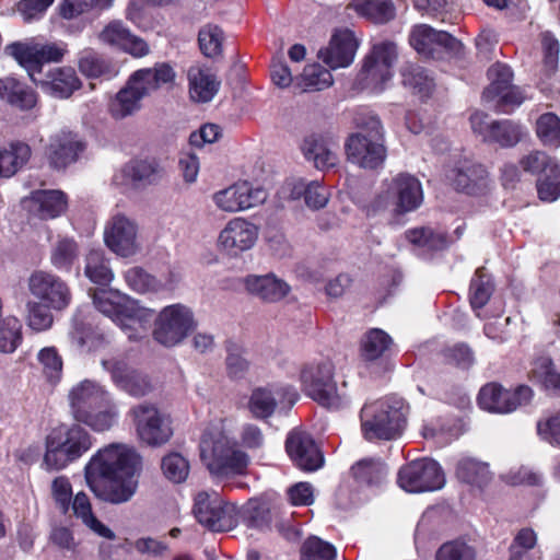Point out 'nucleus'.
Masks as SVG:
<instances>
[{
  "mask_svg": "<svg viewBox=\"0 0 560 560\" xmlns=\"http://www.w3.org/2000/svg\"><path fill=\"white\" fill-rule=\"evenodd\" d=\"M351 470L358 482L369 486L381 483L387 476L386 465L373 458L358 462Z\"/></svg>",
  "mask_w": 560,
  "mask_h": 560,
  "instance_id": "nucleus-49",
  "label": "nucleus"
},
{
  "mask_svg": "<svg viewBox=\"0 0 560 560\" xmlns=\"http://www.w3.org/2000/svg\"><path fill=\"white\" fill-rule=\"evenodd\" d=\"M5 51L26 69L33 82H37L36 74L40 73L42 66L60 61L66 49L57 44L12 43Z\"/></svg>",
  "mask_w": 560,
  "mask_h": 560,
  "instance_id": "nucleus-19",
  "label": "nucleus"
},
{
  "mask_svg": "<svg viewBox=\"0 0 560 560\" xmlns=\"http://www.w3.org/2000/svg\"><path fill=\"white\" fill-rule=\"evenodd\" d=\"M283 198L290 200L305 199L307 207L312 209L324 208L329 199L328 192L317 180L306 183L304 179L288 180L280 189Z\"/></svg>",
  "mask_w": 560,
  "mask_h": 560,
  "instance_id": "nucleus-29",
  "label": "nucleus"
},
{
  "mask_svg": "<svg viewBox=\"0 0 560 560\" xmlns=\"http://www.w3.org/2000/svg\"><path fill=\"white\" fill-rule=\"evenodd\" d=\"M50 306L36 301H30L26 304V322L30 328L35 331H44L51 327L54 317L49 311Z\"/></svg>",
  "mask_w": 560,
  "mask_h": 560,
  "instance_id": "nucleus-59",
  "label": "nucleus"
},
{
  "mask_svg": "<svg viewBox=\"0 0 560 560\" xmlns=\"http://www.w3.org/2000/svg\"><path fill=\"white\" fill-rule=\"evenodd\" d=\"M330 71L318 63L307 65L300 79L299 85L303 91H322L332 84Z\"/></svg>",
  "mask_w": 560,
  "mask_h": 560,
  "instance_id": "nucleus-51",
  "label": "nucleus"
},
{
  "mask_svg": "<svg viewBox=\"0 0 560 560\" xmlns=\"http://www.w3.org/2000/svg\"><path fill=\"white\" fill-rule=\"evenodd\" d=\"M79 69L89 78H112L116 75L113 65L92 49H84L79 56Z\"/></svg>",
  "mask_w": 560,
  "mask_h": 560,
  "instance_id": "nucleus-47",
  "label": "nucleus"
},
{
  "mask_svg": "<svg viewBox=\"0 0 560 560\" xmlns=\"http://www.w3.org/2000/svg\"><path fill=\"white\" fill-rule=\"evenodd\" d=\"M440 31L428 24L415 25L409 34V43L412 48L424 57L435 58Z\"/></svg>",
  "mask_w": 560,
  "mask_h": 560,
  "instance_id": "nucleus-44",
  "label": "nucleus"
},
{
  "mask_svg": "<svg viewBox=\"0 0 560 560\" xmlns=\"http://www.w3.org/2000/svg\"><path fill=\"white\" fill-rule=\"evenodd\" d=\"M30 293L51 310H66L72 300L68 283L59 276L45 270H35L27 279Z\"/></svg>",
  "mask_w": 560,
  "mask_h": 560,
  "instance_id": "nucleus-17",
  "label": "nucleus"
},
{
  "mask_svg": "<svg viewBox=\"0 0 560 560\" xmlns=\"http://www.w3.org/2000/svg\"><path fill=\"white\" fill-rule=\"evenodd\" d=\"M512 81L513 72L506 63L495 62L492 66V108L500 113L513 112L526 98L522 89Z\"/></svg>",
  "mask_w": 560,
  "mask_h": 560,
  "instance_id": "nucleus-21",
  "label": "nucleus"
},
{
  "mask_svg": "<svg viewBox=\"0 0 560 560\" xmlns=\"http://www.w3.org/2000/svg\"><path fill=\"white\" fill-rule=\"evenodd\" d=\"M223 39V31L214 24L202 26L198 33L200 50L208 58H214L222 54Z\"/></svg>",
  "mask_w": 560,
  "mask_h": 560,
  "instance_id": "nucleus-53",
  "label": "nucleus"
},
{
  "mask_svg": "<svg viewBox=\"0 0 560 560\" xmlns=\"http://www.w3.org/2000/svg\"><path fill=\"white\" fill-rule=\"evenodd\" d=\"M382 140L383 127L380 119L369 117L362 124V131L349 137L346 143L348 160L363 168H376L386 156Z\"/></svg>",
  "mask_w": 560,
  "mask_h": 560,
  "instance_id": "nucleus-10",
  "label": "nucleus"
},
{
  "mask_svg": "<svg viewBox=\"0 0 560 560\" xmlns=\"http://www.w3.org/2000/svg\"><path fill=\"white\" fill-rule=\"evenodd\" d=\"M401 83L421 98L429 97L435 88L434 78L421 66L406 62L400 68Z\"/></svg>",
  "mask_w": 560,
  "mask_h": 560,
  "instance_id": "nucleus-39",
  "label": "nucleus"
},
{
  "mask_svg": "<svg viewBox=\"0 0 560 560\" xmlns=\"http://www.w3.org/2000/svg\"><path fill=\"white\" fill-rule=\"evenodd\" d=\"M301 149L304 158L317 170L334 167L338 162V144L330 137L311 135L304 139Z\"/></svg>",
  "mask_w": 560,
  "mask_h": 560,
  "instance_id": "nucleus-27",
  "label": "nucleus"
},
{
  "mask_svg": "<svg viewBox=\"0 0 560 560\" xmlns=\"http://www.w3.org/2000/svg\"><path fill=\"white\" fill-rule=\"evenodd\" d=\"M70 413L73 419L94 432H106L119 419V409L112 393L93 380L74 384L68 393Z\"/></svg>",
  "mask_w": 560,
  "mask_h": 560,
  "instance_id": "nucleus-3",
  "label": "nucleus"
},
{
  "mask_svg": "<svg viewBox=\"0 0 560 560\" xmlns=\"http://www.w3.org/2000/svg\"><path fill=\"white\" fill-rule=\"evenodd\" d=\"M285 448L295 465L305 471L323 466L324 457L313 438L305 431L293 430L285 441Z\"/></svg>",
  "mask_w": 560,
  "mask_h": 560,
  "instance_id": "nucleus-25",
  "label": "nucleus"
},
{
  "mask_svg": "<svg viewBox=\"0 0 560 560\" xmlns=\"http://www.w3.org/2000/svg\"><path fill=\"white\" fill-rule=\"evenodd\" d=\"M406 238L413 245L429 250H440L447 246L444 233L429 226L416 228L406 232Z\"/></svg>",
  "mask_w": 560,
  "mask_h": 560,
  "instance_id": "nucleus-52",
  "label": "nucleus"
},
{
  "mask_svg": "<svg viewBox=\"0 0 560 560\" xmlns=\"http://www.w3.org/2000/svg\"><path fill=\"white\" fill-rule=\"evenodd\" d=\"M397 60V47L393 42L384 40L373 45L364 58L359 74L363 86L374 92H382L392 80V68Z\"/></svg>",
  "mask_w": 560,
  "mask_h": 560,
  "instance_id": "nucleus-14",
  "label": "nucleus"
},
{
  "mask_svg": "<svg viewBox=\"0 0 560 560\" xmlns=\"http://www.w3.org/2000/svg\"><path fill=\"white\" fill-rule=\"evenodd\" d=\"M91 434L79 422L54 428L46 438L44 465L48 470H60L79 459L92 447Z\"/></svg>",
  "mask_w": 560,
  "mask_h": 560,
  "instance_id": "nucleus-8",
  "label": "nucleus"
},
{
  "mask_svg": "<svg viewBox=\"0 0 560 560\" xmlns=\"http://www.w3.org/2000/svg\"><path fill=\"white\" fill-rule=\"evenodd\" d=\"M347 9L375 24H385L396 15L392 0H350Z\"/></svg>",
  "mask_w": 560,
  "mask_h": 560,
  "instance_id": "nucleus-38",
  "label": "nucleus"
},
{
  "mask_svg": "<svg viewBox=\"0 0 560 560\" xmlns=\"http://www.w3.org/2000/svg\"><path fill=\"white\" fill-rule=\"evenodd\" d=\"M422 184L415 175L398 173L383 180L381 190L369 206V212H388L393 217L404 215L419 209L423 202Z\"/></svg>",
  "mask_w": 560,
  "mask_h": 560,
  "instance_id": "nucleus-6",
  "label": "nucleus"
},
{
  "mask_svg": "<svg viewBox=\"0 0 560 560\" xmlns=\"http://www.w3.org/2000/svg\"><path fill=\"white\" fill-rule=\"evenodd\" d=\"M538 197L542 201H555L560 197V163L551 164L537 180Z\"/></svg>",
  "mask_w": 560,
  "mask_h": 560,
  "instance_id": "nucleus-57",
  "label": "nucleus"
},
{
  "mask_svg": "<svg viewBox=\"0 0 560 560\" xmlns=\"http://www.w3.org/2000/svg\"><path fill=\"white\" fill-rule=\"evenodd\" d=\"M456 477L468 485L472 491L483 492L490 480V469L487 462L475 457H463L456 465Z\"/></svg>",
  "mask_w": 560,
  "mask_h": 560,
  "instance_id": "nucleus-35",
  "label": "nucleus"
},
{
  "mask_svg": "<svg viewBox=\"0 0 560 560\" xmlns=\"http://www.w3.org/2000/svg\"><path fill=\"white\" fill-rule=\"evenodd\" d=\"M289 392V387L279 385L256 387L248 398L247 409L256 419H268L273 415L278 401Z\"/></svg>",
  "mask_w": 560,
  "mask_h": 560,
  "instance_id": "nucleus-30",
  "label": "nucleus"
},
{
  "mask_svg": "<svg viewBox=\"0 0 560 560\" xmlns=\"http://www.w3.org/2000/svg\"><path fill=\"white\" fill-rule=\"evenodd\" d=\"M161 177L162 168L155 160H133L114 175L113 183L126 189H139L156 184Z\"/></svg>",
  "mask_w": 560,
  "mask_h": 560,
  "instance_id": "nucleus-24",
  "label": "nucleus"
},
{
  "mask_svg": "<svg viewBox=\"0 0 560 560\" xmlns=\"http://www.w3.org/2000/svg\"><path fill=\"white\" fill-rule=\"evenodd\" d=\"M226 372L231 378H243L249 370V362L244 355V349L230 341L226 345Z\"/></svg>",
  "mask_w": 560,
  "mask_h": 560,
  "instance_id": "nucleus-61",
  "label": "nucleus"
},
{
  "mask_svg": "<svg viewBox=\"0 0 560 560\" xmlns=\"http://www.w3.org/2000/svg\"><path fill=\"white\" fill-rule=\"evenodd\" d=\"M302 560H336V548L318 537H311L303 545Z\"/></svg>",
  "mask_w": 560,
  "mask_h": 560,
  "instance_id": "nucleus-64",
  "label": "nucleus"
},
{
  "mask_svg": "<svg viewBox=\"0 0 560 560\" xmlns=\"http://www.w3.org/2000/svg\"><path fill=\"white\" fill-rule=\"evenodd\" d=\"M258 235L256 224L245 218H233L220 231L218 247L229 256L237 257L255 246Z\"/></svg>",
  "mask_w": 560,
  "mask_h": 560,
  "instance_id": "nucleus-20",
  "label": "nucleus"
},
{
  "mask_svg": "<svg viewBox=\"0 0 560 560\" xmlns=\"http://www.w3.org/2000/svg\"><path fill=\"white\" fill-rule=\"evenodd\" d=\"M245 288L250 294L269 303L281 301L290 292V285L273 273L250 275L245 279Z\"/></svg>",
  "mask_w": 560,
  "mask_h": 560,
  "instance_id": "nucleus-31",
  "label": "nucleus"
},
{
  "mask_svg": "<svg viewBox=\"0 0 560 560\" xmlns=\"http://www.w3.org/2000/svg\"><path fill=\"white\" fill-rule=\"evenodd\" d=\"M268 198L267 191L247 180L236 182L211 195V200L219 211L237 213L262 205Z\"/></svg>",
  "mask_w": 560,
  "mask_h": 560,
  "instance_id": "nucleus-16",
  "label": "nucleus"
},
{
  "mask_svg": "<svg viewBox=\"0 0 560 560\" xmlns=\"http://www.w3.org/2000/svg\"><path fill=\"white\" fill-rule=\"evenodd\" d=\"M31 149L26 143L14 142L9 149H0V176L14 175L30 159Z\"/></svg>",
  "mask_w": 560,
  "mask_h": 560,
  "instance_id": "nucleus-45",
  "label": "nucleus"
},
{
  "mask_svg": "<svg viewBox=\"0 0 560 560\" xmlns=\"http://www.w3.org/2000/svg\"><path fill=\"white\" fill-rule=\"evenodd\" d=\"M192 311L180 303L162 308L155 318L153 338L164 347H175L183 342L195 329Z\"/></svg>",
  "mask_w": 560,
  "mask_h": 560,
  "instance_id": "nucleus-11",
  "label": "nucleus"
},
{
  "mask_svg": "<svg viewBox=\"0 0 560 560\" xmlns=\"http://www.w3.org/2000/svg\"><path fill=\"white\" fill-rule=\"evenodd\" d=\"M243 524L253 529L265 530L271 524L269 506L258 500H249L240 512Z\"/></svg>",
  "mask_w": 560,
  "mask_h": 560,
  "instance_id": "nucleus-48",
  "label": "nucleus"
},
{
  "mask_svg": "<svg viewBox=\"0 0 560 560\" xmlns=\"http://www.w3.org/2000/svg\"><path fill=\"white\" fill-rule=\"evenodd\" d=\"M485 268L478 269L476 278L470 285V305L476 316L487 319L490 315L488 302L490 300V278L485 273Z\"/></svg>",
  "mask_w": 560,
  "mask_h": 560,
  "instance_id": "nucleus-42",
  "label": "nucleus"
},
{
  "mask_svg": "<svg viewBox=\"0 0 560 560\" xmlns=\"http://www.w3.org/2000/svg\"><path fill=\"white\" fill-rule=\"evenodd\" d=\"M335 366L330 360H320L305 364L300 373L302 388L307 396L328 409H339L349 398L334 380Z\"/></svg>",
  "mask_w": 560,
  "mask_h": 560,
  "instance_id": "nucleus-9",
  "label": "nucleus"
},
{
  "mask_svg": "<svg viewBox=\"0 0 560 560\" xmlns=\"http://www.w3.org/2000/svg\"><path fill=\"white\" fill-rule=\"evenodd\" d=\"M106 246L120 257H131L141 250L137 222L121 213L113 215L104 229Z\"/></svg>",
  "mask_w": 560,
  "mask_h": 560,
  "instance_id": "nucleus-18",
  "label": "nucleus"
},
{
  "mask_svg": "<svg viewBox=\"0 0 560 560\" xmlns=\"http://www.w3.org/2000/svg\"><path fill=\"white\" fill-rule=\"evenodd\" d=\"M199 450L202 463L215 478L228 479L247 471L249 456L233 439L226 419L212 422L203 431Z\"/></svg>",
  "mask_w": 560,
  "mask_h": 560,
  "instance_id": "nucleus-2",
  "label": "nucleus"
},
{
  "mask_svg": "<svg viewBox=\"0 0 560 560\" xmlns=\"http://www.w3.org/2000/svg\"><path fill=\"white\" fill-rule=\"evenodd\" d=\"M161 468L164 476L174 483L185 481L189 474L188 460L178 453L164 456Z\"/></svg>",
  "mask_w": 560,
  "mask_h": 560,
  "instance_id": "nucleus-60",
  "label": "nucleus"
},
{
  "mask_svg": "<svg viewBox=\"0 0 560 560\" xmlns=\"http://www.w3.org/2000/svg\"><path fill=\"white\" fill-rule=\"evenodd\" d=\"M409 406L399 396H387L366 402L360 413L361 428L366 440H394L407 425Z\"/></svg>",
  "mask_w": 560,
  "mask_h": 560,
  "instance_id": "nucleus-5",
  "label": "nucleus"
},
{
  "mask_svg": "<svg viewBox=\"0 0 560 560\" xmlns=\"http://www.w3.org/2000/svg\"><path fill=\"white\" fill-rule=\"evenodd\" d=\"M98 40L106 46L127 52L140 58L149 54L148 44L118 20L106 24L97 34Z\"/></svg>",
  "mask_w": 560,
  "mask_h": 560,
  "instance_id": "nucleus-26",
  "label": "nucleus"
},
{
  "mask_svg": "<svg viewBox=\"0 0 560 560\" xmlns=\"http://www.w3.org/2000/svg\"><path fill=\"white\" fill-rule=\"evenodd\" d=\"M84 275L94 283L107 285L114 279V272L104 253L98 249L89 252L85 258Z\"/></svg>",
  "mask_w": 560,
  "mask_h": 560,
  "instance_id": "nucleus-46",
  "label": "nucleus"
},
{
  "mask_svg": "<svg viewBox=\"0 0 560 560\" xmlns=\"http://www.w3.org/2000/svg\"><path fill=\"white\" fill-rule=\"evenodd\" d=\"M0 98L20 109H31L36 104L35 93L11 77L0 79Z\"/></svg>",
  "mask_w": 560,
  "mask_h": 560,
  "instance_id": "nucleus-41",
  "label": "nucleus"
},
{
  "mask_svg": "<svg viewBox=\"0 0 560 560\" xmlns=\"http://www.w3.org/2000/svg\"><path fill=\"white\" fill-rule=\"evenodd\" d=\"M102 366L110 374L116 387L132 397H143L153 389L150 378L124 360L104 359Z\"/></svg>",
  "mask_w": 560,
  "mask_h": 560,
  "instance_id": "nucleus-23",
  "label": "nucleus"
},
{
  "mask_svg": "<svg viewBox=\"0 0 560 560\" xmlns=\"http://www.w3.org/2000/svg\"><path fill=\"white\" fill-rule=\"evenodd\" d=\"M80 254L78 243L68 236L59 237L50 250V264L57 270L69 272Z\"/></svg>",
  "mask_w": 560,
  "mask_h": 560,
  "instance_id": "nucleus-43",
  "label": "nucleus"
},
{
  "mask_svg": "<svg viewBox=\"0 0 560 560\" xmlns=\"http://www.w3.org/2000/svg\"><path fill=\"white\" fill-rule=\"evenodd\" d=\"M35 83L45 93L57 98H68L81 86L80 79L74 69L70 67L52 68L48 71L45 79L37 78Z\"/></svg>",
  "mask_w": 560,
  "mask_h": 560,
  "instance_id": "nucleus-28",
  "label": "nucleus"
},
{
  "mask_svg": "<svg viewBox=\"0 0 560 560\" xmlns=\"http://www.w3.org/2000/svg\"><path fill=\"white\" fill-rule=\"evenodd\" d=\"M533 374L547 389L560 392V373L555 370L550 358H538L534 363Z\"/></svg>",
  "mask_w": 560,
  "mask_h": 560,
  "instance_id": "nucleus-62",
  "label": "nucleus"
},
{
  "mask_svg": "<svg viewBox=\"0 0 560 560\" xmlns=\"http://www.w3.org/2000/svg\"><path fill=\"white\" fill-rule=\"evenodd\" d=\"M445 482V474L441 465L427 457L404 465L397 475L398 486L410 493L441 490Z\"/></svg>",
  "mask_w": 560,
  "mask_h": 560,
  "instance_id": "nucleus-13",
  "label": "nucleus"
},
{
  "mask_svg": "<svg viewBox=\"0 0 560 560\" xmlns=\"http://www.w3.org/2000/svg\"><path fill=\"white\" fill-rule=\"evenodd\" d=\"M92 299L96 310L109 317L130 339L137 337L139 330H144L154 316L153 310L117 290L95 291Z\"/></svg>",
  "mask_w": 560,
  "mask_h": 560,
  "instance_id": "nucleus-7",
  "label": "nucleus"
},
{
  "mask_svg": "<svg viewBox=\"0 0 560 560\" xmlns=\"http://www.w3.org/2000/svg\"><path fill=\"white\" fill-rule=\"evenodd\" d=\"M536 133L548 147H560V118L553 113L542 114L536 121Z\"/></svg>",
  "mask_w": 560,
  "mask_h": 560,
  "instance_id": "nucleus-55",
  "label": "nucleus"
},
{
  "mask_svg": "<svg viewBox=\"0 0 560 560\" xmlns=\"http://www.w3.org/2000/svg\"><path fill=\"white\" fill-rule=\"evenodd\" d=\"M187 75L192 101L208 103L218 93L221 83L209 69L194 66L189 68Z\"/></svg>",
  "mask_w": 560,
  "mask_h": 560,
  "instance_id": "nucleus-34",
  "label": "nucleus"
},
{
  "mask_svg": "<svg viewBox=\"0 0 560 560\" xmlns=\"http://www.w3.org/2000/svg\"><path fill=\"white\" fill-rule=\"evenodd\" d=\"M435 560H477V553L465 540L453 539L439 547Z\"/></svg>",
  "mask_w": 560,
  "mask_h": 560,
  "instance_id": "nucleus-58",
  "label": "nucleus"
},
{
  "mask_svg": "<svg viewBox=\"0 0 560 560\" xmlns=\"http://www.w3.org/2000/svg\"><path fill=\"white\" fill-rule=\"evenodd\" d=\"M521 139L520 126L511 120L492 122V142L501 147H513Z\"/></svg>",
  "mask_w": 560,
  "mask_h": 560,
  "instance_id": "nucleus-63",
  "label": "nucleus"
},
{
  "mask_svg": "<svg viewBox=\"0 0 560 560\" xmlns=\"http://www.w3.org/2000/svg\"><path fill=\"white\" fill-rule=\"evenodd\" d=\"M82 150V143L75 135L62 131L50 138L48 155L56 168H63L73 163Z\"/></svg>",
  "mask_w": 560,
  "mask_h": 560,
  "instance_id": "nucleus-32",
  "label": "nucleus"
},
{
  "mask_svg": "<svg viewBox=\"0 0 560 560\" xmlns=\"http://www.w3.org/2000/svg\"><path fill=\"white\" fill-rule=\"evenodd\" d=\"M194 514L197 521L212 532H226L237 524V508L215 491H201L195 497Z\"/></svg>",
  "mask_w": 560,
  "mask_h": 560,
  "instance_id": "nucleus-12",
  "label": "nucleus"
},
{
  "mask_svg": "<svg viewBox=\"0 0 560 560\" xmlns=\"http://www.w3.org/2000/svg\"><path fill=\"white\" fill-rule=\"evenodd\" d=\"M174 79V69L164 62L135 71L109 103L110 115L122 119L135 114L141 108V101L145 96L164 84L172 83Z\"/></svg>",
  "mask_w": 560,
  "mask_h": 560,
  "instance_id": "nucleus-4",
  "label": "nucleus"
},
{
  "mask_svg": "<svg viewBox=\"0 0 560 560\" xmlns=\"http://www.w3.org/2000/svg\"><path fill=\"white\" fill-rule=\"evenodd\" d=\"M30 201L31 211L45 220L61 215L68 207L67 196L61 190L34 191Z\"/></svg>",
  "mask_w": 560,
  "mask_h": 560,
  "instance_id": "nucleus-36",
  "label": "nucleus"
},
{
  "mask_svg": "<svg viewBox=\"0 0 560 560\" xmlns=\"http://www.w3.org/2000/svg\"><path fill=\"white\" fill-rule=\"evenodd\" d=\"M392 345V338L384 330L373 328L361 340V354L368 361L381 358Z\"/></svg>",
  "mask_w": 560,
  "mask_h": 560,
  "instance_id": "nucleus-50",
  "label": "nucleus"
},
{
  "mask_svg": "<svg viewBox=\"0 0 560 560\" xmlns=\"http://www.w3.org/2000/svg\"><path fill=\"white\" fill-rule=\"evenodd\" d=\"M132 417L138 438L149 446H161L173 435L171 419L156 406L148 402L139 404L129 411Z\"/></svg>",
  "mask_w": 560,
  "mask_h": 560,
  "instance_id": "nucleus-15",
  "label": "nucleus"
},
{
  "mask_svg": "<svg viewBox=\"0 0 560 560\" xmlns=\"http://www.w3.org/2000/svg\"><path fill=\"white\" fill-rule=\"evenodd\" d=\"M71 506L75 517L80 518L81 522L95 535L108 540H114L116 538L115 533L95 516L92 511L90 499L84 492L75 494Z\"/></svg>",
  "mask_w": 560,
  "mask_h": 560,
  "instance_id": "nucleus-40",
  "label": "nucleus"
},
{
  "mask_svg": "<svg viewBox=\"0 0 560 560\" xmlns=\"http://www.w3.org/2000/svg\"><path fill=\"white\" fill-rule=\"evenodd\" d=\"M22 325L14 316H8L0 323V352L13 353L22 341Z\"/></svg>",
  "mask_w": 560,
  "mask_h": 560,
  "instance_id": "nucleus-54",
  "label": "nucleus"
},
{
  "mask_svg": "<svg viewBox=\"0 0 560 560\" xmlns=\"http://www.w3.org/2000/svg\"><path fill=\"white\" fill-rule=\"evenodd\" d=\"M487 168L477 163H464L463 165L452 170L447 178L452 185L466 194H475L481 187L487 185Z\"/></svg>",
  "mask_w": 560,
  "mask_h": 560,
  "instance_id": "nucleus-33",
  "label": "nucleus"
},
{
  "mask_svg": "<svg viewBox=\"0 0 560 560\" xmlns=\"http://www.w3.org/2000/svg\"><path fill=\"white\" fill-rule=\"evenodd\" d=\"M124 279L129 289L138 293L156 292L161 283L141 267H131L124 272Z\"/></svg>",
  "mask_w": 560,
  "mask_h": 560,
  "instance_id": "nucleus-56",
  "label": "nucleus"
},
{
  "mask_svg": "<svg viewBox=\"0 0 560 560\" xmlns=\"http://www.w3.org/2000/svg\"><path fill=\"white\" fill-rule=\"evenodd\" d=\"M360 39L348 27L334 30L328 45L318 51V58L330 69L349 67L355 57Z\"/></svg>",
  "mask_w": 560,
  "mask_h": 560,
  "instance_id": "nucleus-22",
  "label": "nucleus"
},
{
  "mask_svg": "<svg viewBox=\"0 0 560 560\" xmlns=\"http://www.w3.org/2000/svg\"><path fill=\"white\" fill-rule=\"evenodd\" d=\"M141 456L133 446L112 443L98 450L88 462L84 477L94 495L109 504L129 502L136 494Z\"/></svg>",
  "mask_w": 560,
  "mask_h": 560,
  "instance_id": "nucleus-1",
  "label": "nucleus"
},
{
  "mask_svg": "<svg viewBox=\"0 0 560 560\" xmlns=\"http://www.w3.org/2000/svg\"><path fill=\"white\" fill-rule=\"evenodd\" d=\"M533 398L530 387L522 385L514 390L492 383V412L509 413L528 404Z\"/></svg>",
  "mask_w": 560,
  "mask_h": 560,
  "instance_id": "nucleus-37",
  "label": "nucleus"
}]
</instances>
